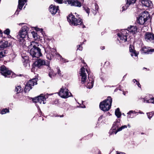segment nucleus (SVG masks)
<instances>
[{
	"instance_id": "obj_47",
	"label": "nucleus",
	"mask_w": 154,
	"mask_h": 154,
	"mask_svg": "<svg viewBox=\"0 0 154 154\" xmlns=\"http://www.w3.org/2000/svg\"><path fill=\"white\" fill-rule=\"evenodd\" d=\"M20 11L18 9H17V10H16L15 13V14H16L17 15L18 14H19V13Z\"/></svg>"
},
{
	"instance_id": "obj_10",
	"label": "nucleus",
	"mask_w": 154,
	"mask_h": 154,
	"mask_svg": "<svg viewBox=\"0 0 154 154\" xmlns=\"http://www.w3.org/2000/svg\"><path fill=\"white\" fill-rule=\"evenodd\" d=\"M32 100L34 102H38L40 104L42 103L44 104L46 103V98L43 94H41L37 97L33 98Z\"/></svg>"
},
{
	"instance_id": "obj_35",
	"label": "nucleus",
	"mask_w": 154,
	"mask_h": 154,
	"mask_svg": "<svg viewBox=\"0 0 154 154\" xmlns=\"http://www.w3.org/2000/svg\"><path fill=\"white\" fill-rule=\"evenodd\" d=\"M28 29V27L27 26H25L22 28V29L20 31L23 32H27Z\"/></svg>"
},
{
	"instance_id": "obj_16",
	"label": "nucleus",
	"mask_w": 154,
	"mask_h": 154,
	"mask_svg": "<svg viewBox=\"0 0 154 154\" xmlns=\"http://www.w3.org/2000/svg\"><path fill=\"white\" fill-rule=\"evenodd\" d=\"M137 28L136 26H130L126 29V30L132 34H136L137 32Z\"/></svg>"
},
{
	"instance_id": "obj_31",
	"label": "nucleus",
	"mask_w": 154,
	"mask_h": 154,
	"mask_svg": "<svg viewBox=\"0 0 154 154\" xmlns=\"http://www.w3.org/2000/svg\"><path fill=\"white\" fill-rule=\"evenodd\" d=\"M21 90V87L20 86H18L16 87L15 91H16L17 93H18L20 92Z\"/></svg>"
},
{
	"instance_id": "obj_14",
	"label": "nucleus",
	"mask_w": 154,
	"mask_h": 154,
	"mask_svg": "<svg viewBox=\"0 0 154 154\" xmlns=\"http://www.w3.org/2000/svg\"><path fill=\"white\" fill-rule=\"evenodd\" d=\"M125 34V30L123 29L119 33L117 34V35L119 37L118 40H119L121 43H125V39L124 37Z\"/></svg>"
},
{
	"instance_id": "obj_27",
	"label": "nucleus",
	"mask_w": 154,
	"mask_h": 154,
	"mask_svg": "<svg viewBox=\"0 0 154 154\" xmlns=\"http://www.w3.org/2000/svg\"><path fill=\"white\" fill-rule=\"evenodd\" d=\"M48 69L49 70L48 71L49 76L51 78H53L55 75V74L54 73L53 71L50 68L49 69L48 67Z\"/></svg>"
},
{
	"instance_id": "obj_54",
	"label": "nucleus",
	"mask_w": 154,
	"mask_h": 154,
	"mask_svg": "<svg viewBox=\"0 0 154 154\" xmlns=\"http://www.w3.org/2000/svg\"><path fill=\"white\" fill-rule=\"evenodd\" d=\"M24 24V23H20L19 24V25H22L23 24Z\"/></svg>"
},
{
	"instance_id": "obj_44",
	"label": "nucleus",
	"mask_w": 154,
	"mask_h": 154,
	"mask_svg": "<svg viewBox=\"0 0 154 154\" xmlns=\"http://www.w3.org/2000/svg\"><path fill=\"white\" fill-rule=\"evenodd\" d=\"M80 107L82 108H85V105H84L83 104H80V105H79Z\"/></svg>"
},
{
	"instance_id": "obj_49",
	"label": "nucleus",
	"mask_w": 154,
	"mask_h": 154,
	"mask_svg": "<svg viewBox=\"0 0 154 154\" xmlns=\"http://www.w3.org/2000/svg\"><path fill=\"white\" fill-rule=\"evenodd\" d=\"M37 31H40L41 32H42L43 31V29H39L38 28L37 29H36Z\"/></svg>"
},
{
	"instance_id": "obj_32",
	"label": "nucleus",
	"mask_w": 154,
	"mask_h": 154,
	"mask_svg": "<svg viewBox=\"0 0 154 154\" xmlns=\"http://www.w3.org/2000/svg\"><path fill=\"white\" fill-rule=\"evenodd\" d=\"M32 35L33 37L34 38L35 40H37L38 38V36L37 35V34L35 32H32ZM35 42H37V41H35Z\"/></svg>"
},
{
	"instance_id": "obj_52",
	"label": "nucleus",
	"mask_w": 154,
	"mask_h": 154,
	"mask_svg": "<svg viewBox=\"0 0 154 154\" xmlns=\"http://www.w3.org/2000/svg\"><path fill=\"white\" fill-rule=\"evenodd\" d=\"M122 11H123L124 10H125V8H124V6L122 7Z\"/></svg>"
},
{
	"instance_id": "obj_8",
	"label": "nucleus",
	"mask_w": 154,
	"mask_h": 154,
	"mask_svg": "<svg viewBox=\"0 0 154 154\" xmlns=\"http://www.w3.org/2000/svg\"><path fill=\"white\" fill-rule=\"evenodd\" d=\"M59 95L61 97L64 98H67L71 96V93L69 92L68 90L65 87H63L59 92Z\"/></svg>"
},
{
	"instance_id": "obj_40",
	"label": "nucleus",
	"mask_w": 154,
	"mask_h": 154,
	"mask_svg": "<svg viewBox=\"0 0 154 154\" xmlns=\"http://www.w3.org/2000/svg\"><path fill=\"white\" fill-rule=\"evenodd\" d=\"M119 124V123L118 122H114L113 124V129H116V127H117V126Z\"/></svg>"
},
{
	"instance_id": "obj_39",
	"label": "nucleus",
	"mask_w": 154,
	"mask_h": 154,
	"mask_svg": "<svg viewBox=\"0 0 154 154\" xmlns=\"http://www.w3.org/2000/svg\"><path fill=\"white\" fill-rule=\"evenodd\" d=\"M5 52L2 51L0 52V57L2 58L5 56Z\"/></svg>"
},
{
	"instance_id": "obj_18",
	"label": "nucleus",
	"mask_w": 154,
	"mask_h": 154,
	"mask_svg": "<svg viewBox=\"0 0 154 154\" xmlns=\"http://www.w3.org/2000/svg\"><path fill=\"white\" fill-rule=\"evenodd\" d=\"M58 7H56L51 5L49 8V11L52 14H55L58 10Z\"/></svg>"
},
{
	"instance_id": "obj_20",
	"label": "nucleus",
	"mask_w": 154,
	"mask_h": 154,
	"mask_svg": "<svg viewBox=\"0 0 154 154\" xmlns=\"http://www.w3.org/2000/svg\"><path fill=\"white\" fill-rule=\"evenodd\" d=\"M28 60V58L26 56H22V60L23 65L25 67H26L28 65H29Z\"/></svg>"
},
{
	"instance_id": "obj_28",
	"label": "nucleus",
	"mask_w": 154,
	"mask_h": 154,
	"mask_svg": "<svg viewBox=\"0 0 154 154\" xmlns=\"http://www.w3.org/2000/svg\"><path fill=\"white\" fill-rule=\"evenodd\" d=\"M136 0H127V2L126 3V6L128 7L129 5L134 3Z\"/></svg>"
},
{
	"instance_id": "obj_26",
	"label": "nucleus",
	"mask_w": 154,
	"mask_h": 154,
	"mask_svg": "<svg viewBox=\"0 0 154 154\" xmlns=\"http://www.w3.org/2000/svg\"><path fill=\"white\" fill-rule=\"evenodd\" d=\"M136 113L135 111H130L128 113H127L128 116L127 117L129 118H132L134 116V114Z\"/></svg>"
},
{
	"instance_id": "obj_13",
	"label": "nucleus",
	"mask_w": 154,
	"mask_h": 154,
	"mask_svg": "<svg viewBox=\"0 0 154 154\" xmlns=\"http://www.w3.org/2000/svg\"><path fill=\"white\" fill-rule=\"evenodd\" d=\"M86 71L87 72V73L88 74V77L89 80V82L88 83L86 86L87 88L91 89L93 87V86L94 78L93 77H91V76L90 74V73L89 72L88 70H86Z\"/></svg>"
},
{
	"instance_id": "obj_34",
	"label": "nucleus",
	"mask_w": 154,
	"mask_h": 154,
	"mask_svg": "<svg viewBox=\"0 0 154 154\" xmlns=\"http://www.w3.org/2000/svg\"><path fill=\"white\" fill-rule=\"evenodd\" d=\"M9 110L7 109H4L2 110L1 112L0 113L2 114H3L6 113L7 112H8Z\"/></svg>"
},
{
	"instance_id": "obj_46",
	"label": "nucleus",
	"mask_w": 154,
	"mask_h": 154,
	"mask_svg": "<svg viewBox=\"0 0 154 154\" xmlns=\"http://www.w3.org/2000/svg\"><path fill=\"white\" fill-rule=\"evenodd\" d=\"M60 69H58V71H57V74H58L59 75H60V76H61V74L60 73Z\"/></svg>"
},
{
	"instance_id": "obj_24",
	"label": "nucleus",
	"mask_w": 154,
	"mask_h": 154,
	"mask_svg": "<svg viewBox=\"0 0 154 154\" xmlns=\"http://www.w3.org/2000/svg\"><path fill=\"white\" fill-rule=\"evenodd\" d=\"M142 101L143 102L151 103L154 104V97H150L149 99H148L146 97L142 99Z\"/></svg>"
},
{
	"instance_id": "obj_53",
	"label": "nucleus",
	"mask_w": 154,
	"mask_h": 154,
	"mask_svg": "<svg viewBox=\"0 0 154 154\" xmlns=\"http://www.w3.org/2000/svg\"><path fill=\"white\" fill-rule=\"evenodd\" d=\"M104 48L105 47L104 46H103L101 47V48L102 50H103L104 49Z\"/></svg>"
},
{
	"instance_id": "obj_30",
	"label": "nucleus",
	"mask_w": 154,
	"mask_h": 154,
	"mask_svg": "<svg viewBox=\"0 0 154 154\" xmlns=\"http://www.w3.org/2000/svg\"><path fill=\"white\" fill-rule=\"evenodd\" d=\"M95 10H93L92 11V12L93 13L94 15H95L97 14V13L98 11V10L99 9V7L97 4H95Z\"/></svg>"
},
{
	"instance_id": "obj_55",
	"label": "nucleus",
	"mask_w": 154,
	"mask_h": 154,
	"mask_svg": "<svg viewBox=\"0 0 154 154\" xmlns=\"http://www.w3.org/2000/svg\"><path fill=\"white\" fill-rule=\"evenodd\" d=\"M63 115H62V116H60V117H63Z\"/></svg>"
},
{
	"instance_id": "obj_29",
	"label": "nucleus",
	"mask_w": 154,
	"mask_h": 154,
	"mask_svg": "<svg viewBox=\"0 0 154 154\" xmlns=\"http://www.w3.org/2000/svg\"><path fill=\"white\" fill-rule=\"evenodd\" d=\"M115 114L116 116L118 118L120 117L121 116V113L120 112L119 108H117L115 110Z\"/></svg>"
},
{
	"instance_id": "obj_9",
	"label": "nucleus",
	"mask_w": 154,
	"mask_h": 154,
	"mask_svg": "<svg viewBox=\"0 0 154 154\" xmlns=\"http://www.w3.org/2000/svg\"><path fill=\"white\" fill-rule=\"evenodd\" d=\"M0 73L5 77H9L11 76L12 72L5 66L2 65L0 67Z\"/></svg>"
},
{
	"instance_id": "obj_50",
	"label": "nucleus",
	"mask_w": 154,
	"mask_h": 154,
	"mask_svg": "<svg viewBox=\"0 0 154 154\" xmlns=\"http://www.w3.org/2000/svg\"><path fill=\"white\" fill-rule=\"evenodd\" d=\"M103 116H102V115L101 116H100V117L99 118V120H100L102 118H103Z\"/></svg>"
},
{
	"instance_id": "obj_6",
	"label": "nucleus",
	"mask_w": 154,
	"mask_h": 154,
	"mask_svg": "<svg viewBox=\"0 0 154 154\" xmlns=\"http://www.w3.org/2000/svg\"><path fill=\"white\" fill-rule=\"evenodd\" d=\"M37 79H32L29 81L26 84L24 91L25 92H29L32 88L35 85L37 84Z\"/></svg>"
},
{
	"instance_id": "obj_21",
	"label": "nucleus",
	"mask_w": 154,
	"mask_h": 154,
	"mask_svg": "<svg viewBox=\"0 0 154 154\" xmlns=\"http://www.w3.org/2000/svg\"><path fill=\"white\" fill-rule=\"evenodd\" d=\"M27 34V32H23L20 31L19 33V37L22 38V39H19V42H21L22 41H23L24 40L23 39L25 38Z\"/></svg>"
},
{
	"instance_id": "obj_33",
	"label": "nucleus",
	"mask_w": 154,
	"mask_h": 154,
	"mask_svg": "<svg viewBox=\"0 0 154 154\" xmlns=\"http://www.w3.org/2000/svg\"><path fill=\"white\" fill-rule=\"evenodd\" d=\"M83 10L86 12L88 14V15H89L90 13V9L89 8L86 6L83 7Z\"/></svg>"
},
{
	"instance_id": "obj_25",
	"label": "nucleus",
	"mask_w": 154,
	"mask_h": 154,
	"mask_svg": "<svg viewBox=\"0 0 154 154\" xmlns=\"http://www.w3.org/2000/svg\"><path fill=\"white\" fill-rule=\"evenodd\" d=\"M141 52L142 54H149V49L145 46L143 47L141 49Z\"/></svg>"
},
{
	"instance_id": "obj_2",
	"label": "nucleus",
	"mask_w": 154,
	"mask_h": 154,
	"mask_svg": "<svg viewBox=\"0 0 154 154\" xmlns=\"http://www.w3.org/2000/svg\"><path fill=\"white\" fill-rule=\"evenodd\" d=\"M79 15L76 16L77 17L76 18L75 16L72 14H69L67 17V20L69 23L70 24L74 26L80 25L82 28L85 27V26L83 24L82 19L79 17Z\"/></svg>"
},
{
	"instance_id": "obj_37",
	"label": "nucleus",
	"mask_w": 154,
	"mask_h": 154,
	"mask_svg": "<svg viewBox=\"0 0 154 154\" xmlns=\"http://www.w3.org/2000/svg\"><path fill=\"white\" fill-rule=\"evenodd\" d=\"M125 128V125H123L121 127L118 128L116 131L115 133V134H116L117 132L119 131H120L122 130V129H124Z\"/></svg>"
},
{
	"instance_id": "obj_17",
	"label": "nucleus",
	"mask_w": 154,
	"mask_h": 154,
	"mask_svg": "<svg viewBox=\"0 0 154 154\" xmlns=\"http://www.w3.org/2000/svg\"><path fill=\"white\" fill-rule=\"evenodd\" d=\"M134 46L132 45H130L129 46V51L131 53V56H135L137 57L139 53L138 52L134 50Z\"/></svg>"
},
{
	"instance_id": "obj_36",
	"label": "nucleus",
	"mask_w": 154,
	"mask_h": 154,
	"mask_svg": "<svg viewBox=\"0 0 154 154\" xmlns=\"http://www.w3.org/2000/svg\"><path fill=\"white\" fill-rule=\"evenodd\" d=\"M133 82L134 83H136V84L138 86V87L140 88L141 85L139 82L135 79H134L133 80Z\"/></svg>"
},
{
	"instance_id": "obj_1",
	"label": "nucleus",
	"mask_w": 154,
	"mask_h": 154,
	"mask_svg": "<svg viewBox=\"0 0 154 154\" xmlns=\"http://www.w3.org/2000/svg\"><path fill=\"white\" fill-rule=\"evenodd\" d=\"M39 43L37 42L32 41L28 47L29 53L33 58H38L42 55L41 49L38 47Z\"/></svg>"
},
{
	"instance_id": "obj_38",
	"label": "nucleus",
	"mask_w": 154,
	"mask_h": 154,
	"mask_svg": "<svg viewBox=\"0 0 154 154\" xmlns=\"http://www.w3.org/2000/svg\"><path fill=\"white\" fill-rule=\"evenodd\" d=\"M10 32V29H7L4 31V32L5 34L8 35H9Z\"/></svg>"
},
{
	"instance_id": "obj_45",
	"label": "nucleus",
	"mask_w": 154,
	"mask_h": 154,
	"mask_svg": "<svg viewBox=\"0 0 154 154\" xmlns=\"http://www.w3.org/2000/svg\"><path fill=\"white\" fill-rule=\"evenodd\" d=\"M57 57L58 58H59V59H60L61 58H62L63 60V59L62 56H60L59 54H58Z\"/></svg>"
},
{
	"instance_id": "obj_5",
	"label": "nucleus",
	"mask_w": 154,
	"mask_h": 154,
	"mask_svg": "<svg viewBox=\"0 0 154 154\" xmlns=\"http://www.w3.org/2000/svg\"><path fill=\"white\" fill-rule=\"evenodd\" d=\"M149 13L146 11H144L143 12L140 14L139 17L137 19V22L138 23L143 25L149 18Z\"/></svg>"
},
{
	"instance_id": "obj_43",
	"label": "nucleus",
	"mask_w": 154,
	"mask_h": 154,
	"mask_svg": "<svg viewBox=\"0 0 154 154\" xmlns=\"http://www.w3.org/2000/svg\"><path fill=\"white\" fill-rule=\"evenodd\" d=\"M82 47L80 45H79V48H77V50H79L81 51L82 50Z\"/></svg>"
},
{
	"instance_id": "obj_56",
	"label": "nucleus",
	"mask_w": 154,
	"mask_h": 154,
	"mask_svg": "<svg viewBox=\"0 0 154 154\" xmlns=\"http://www.w3.org/2000/svg\"><path fill=\"white\" fill-rule=\"evenodd\" d=\"M125 40H126V41H127V39L126 38Z\"/></svg>"
},
{
	"instance_id": "obj_48",
	"label": "nucleus",
	"mask_w": 154,
	"mask_h": 154,
	"mask_svg": "<svg viewBox=\"0 0 154 154\" xmlns=\"http://www.w3.org/2000/svg\"><path fill=\"white\" fill-rule=\"evenodd\" d=\"M149 53L150 52L151 53V52H153L154 51V49H149Z\"/></svg>"
},
{
	"instance_id": "obj_7",
	"label": "nucleus",
	"mask_w": 154,
	"mask_h": 154,
	"mask_svg": "<svg viewBox=\"0 0 154 154\" xmlns=\"http://www.w3.org/2000/svg\"><path fill=\"white\" fill-rule=\"evenodd\" d=\"M35 65L37 67L40 68L44 65L48 66L50 69V62L47 60H44L39 59L36 61L34 63Z\"/></svg>"
},
{
	"instance_id": "obj_41",
	"label": "nucleus",
	"mask_w": 154,
	"mask_h": 154,
	"mask_svg": "<svg viewBox=\"0 0 154 154\" xmlns=\"http://www.w3.org/2000/svg\"><path fill=\"white\" fill-rule=\"evenodd\" d=\"M147 115L148 116V118L149 119H150L153 116V114L152 113H148L147 114Z\"/></svg>"
},
{
	"instance_id": "obj_22",
	"label": "nucleus",
	"mask_w": 154,
	"mask_h": 154,
	"mask_svg": "<svg viewBox=\"0 0 154 154\" xmlns=\"http://www.w3.org/2000/svg\"><path fill=\"white\" fill-rule=\"evenodd\" d=\"M27 2V0H18V9L21 10L22 9L23 6Z\"/></svg>"
},
{
	"instance_id": "obj_4",
	"label": "nucleus",
	"mask_w": 154,
	"mask_h": 154,
	"mask_svg": "<svg viewBox=\"0 0 154 154\" xmlns=\"http://www.w3.org/2000/svg\"><path fill=\"white\" fill-rule=\"evenodd\" d=\"M112 102V99L110 97H108L107 98L100 104V109L104 111L109 110L110 108Z\"/></svg>"
},
{
	"instance_id": "obj_15",
	"label": "nucleus",
	"mask_w": 154,
	"mask_h": 154,
	"mask_svg": "<svg viewBox=\"0 0 154 154\" xmlns=\"http://www.w3.org/2000/svg\"><path fill=\"white\" fill-rule=\"evenodd\" d=\"M80 74V75L82 76V82L84 83L87 79V75L85 72V68L84 67H82L81 69Z\"/></svg>"
},
{
	"instance_id": "obj_42",
	"label": "nucleus",
	"mask_w": 154,
	"mask_h": 154,
	"mask_svg": "<svg viewBox=\"0 0 154 154\" xmlns=\"http://www.w3.org/2000/svg\"><path fill=\"white\" fill-rule=\"evenodd\" d=\"M54 1L59 4H62L63 3V0H54Z\"/></svg>"
},
{
	"instance_id": "obj_19",
	"label": "nucleus",
	"mask_w": 154,
	"mask_h": 154,
	"mask_svg": "<svg viewBox=\"0 0 154 154\" xmlns=\"http://www.w3.org/2000/svg\"><path fill=\"white\" fill-rule=\"evenodd\" d=\"M141 1L142 4L143 5L146 7H150L152 6V3L150 1L146 0H140Z\"/></svg>"
},
{
	"instance_id": "obj_23",
	"label": "nucleus",
	"mask_w": 154,
	"mask_h": 154,
	"mask_svg": "<svg viewBox=\"0 0 154 154\" xmlns=\"http://www.w3.org/2000/svg\"><path fill=\"white\" fill-rule=\"evenodd\" d=\"M9 46L8 42L5 41L0 42V48H5Z\"/></svg>"
},
{
	"instance_id": "obj_11",
	"label": "nucleus",
	"mask_w": 154,
	"mask_h": 154,
	"mask_svg": "<svg viewBox=\"0 0 154 154\" xmlns=\"http://www.w3.org/2000/svg\"><path fill=\"white\" fill-rule=\"evenodd\" d=\"M67 2L71 6H74L80 8L82 6L81 2L77 0H67L65 1Z\"/></svg>"
},
{
	"instance_id": "obj_51",
	"label": "nucleus",
	"mask_w": 154,
	"mask_h": 154,
	"mask_svg": "<svg viewBox=\"0 0 154 154\" xmlns=\"http://www.w3.org/2000/svg\"><path fill=\"white\" fill-rule=\"evenodd\" d=\"M117 154H125L124 153V152H118L117 153Z\"/></svg>"
},
{
	"instance_id": "obj_3",
	"label": "nucleus",
	"mask_w": 154,
	"mask_h": 154,
	"mask_svg": "<svg viewBox=\"0 0 154 154\" xmlns=\"http://www.w3.org/2000/svg\"><path fill=\"white\" fill-rule=\"evenodd\" d=\"M43 48H44L47 58L51 60L56 54V49L54 48H51L49 44L47 41L43 43Z\"/></svg>"
},
{
	"instance_id": "obj_12",
	"label": "nucleus",
	"mask_w": 154,
	"mask_h": 154,
	"mask_svg": "<svg viewBox=\"0 0 154 154\" xmlns=\"http://www.w3.org/2000/svg\"><path fill=\"white\" fill-rule=\"evenodd\" d=\"M144 37L145 40L147 42H154V34L147 32L144 35Z\"/></svg>"
}]
</instances>
